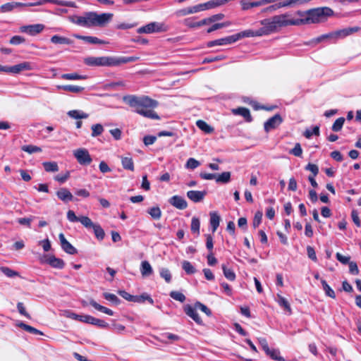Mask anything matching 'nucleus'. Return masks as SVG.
Instances as JSON below:
<instances>
[{"label": "nucleus", "mask_w": 361, "mask_h": 361, "mask_svg": "<svg viewBox=\"0 0 361 361\" xmlns=\"http://www.w3.org/2000/svg\"><path fill=\"white\" fill-rule=\"evenodd\" d=\"M112 13H103L98 14L96 12H85L82 16H69L70 21L74 24L82 27H104L113 18Z\"/></svg>", "instance_id": "obj_1"}, {"label": "nucleus", "mask_w": 361, "mask_h": 361, "mask_svg": "<svg viewBox=\"0 0 361 361\" xmlns=\"http://www.w3.org/2000/svg\"><path fill=\"white\" fill-rule=\"evenodd\" d=\"M123 102L130 107L137 109V113H154L153 110L159 106V102L149 96L128 94L123 97Z\"/></svg>", "instance_id": "obj_2"}, {"label": "nucleus", "mask_w": 361, "mask_h": 361, "mask_svg": "<svg viewBox=\"0 0 361 361\" xmlns=\"http://www.w3.org/2000/svg\"><path fill=\"white\" fill-rule=\"evenodd\" d=\"M308 16L294 19L295 25L319 23L327 17L334 16V11L329 7H318L307 10Z\"/></svg>", "instance_id": "obj_3"}, {"label": "nucleus", "mask_w": 361, "mask_h": 361, "mask_svg": "<svg viewBox=\"0 0 361 361\" xmlns=\"http://www.w3.org/2000/svg\"><path fill=\"white\" fill-rule=\"evenodd\" d=\"M290 15L283 13L276 15L271 18H266L260 21L262 25L266 27L268 32L270 34L279 31V28L288 25H295L294 19H288Z\"/></svg>", "instance_id": "obj_4"}, {"label": "nucleus", "mask_w": 361, "mask_h": 361, "mask_svg": "<svg viewBox=\"0 0 361 361\" xmlns=\"http://www.w3.org/2000/svg\"><path fill=\"white\" fill-rule=\"evenodd\" d=\"M83 61L88 66H116L114 56H89Z\"/></svg>", "instance_id": "obj_5"}, {"label": "nucleus", "mask_w": 361, "mask_h": 361, "mask_svg": "<svg viewBox=\"0 0 361 361\" xmlns=\"http://www.w3.org/2000/svg\"><path fill=\"white\" fill-rule=\"evenodd\" d=\"M73 155L80 165H89L92 161L89 152L85 148L75 149L73 152Z\"/></svg>", "instance_id": "obj_6"}, {"label": "nucleus", "mask_w": 361, "mask_h": 361, "mask_svg": "<svg viewBox=\"0 0 361 361\" xmlns=\"http://www.w3.org/2000/svg\"><path fill=\"white\" fill-rule=\"evenodd\" d=\"M166 31L164 24L157 22L150 23L137 29L138 33H153Z\"/></svg>", "instance_id": "obj_7"}, {"label": "nucleus", "mask_w": 361, "mask_h": 361, "mask_svg": "<svg viewBox=\"0 0 361 361\" xmlns=\"http://www.w3.org/2000/svg\"><path fill=\"white\" fill-rule=\"evenodd\" d=\"M245 102L248 104L254 111H271L278 108L277 105H262L258 102L251 99L250 98H245Z\"/></svg>", "instance_id": "obj_8"}, {"label": "nucleus", "mask_w": 361, "mask_h": 361, "mask_svg": "<svg viewBox=\"0 0 361 361\" xmlns=\"http://www.w3.org/2000/svg\"><path fill=\"white\" fill-rule=\"evenodd\" d=\"M67 219L71 222L80 221L85 227H87L91 224V219L86 216L78 217L73 210H68L67 212Z\"/></svg>", "instance_id": "obj_9"}, {"label": "nucleus", "mask_w": 361, "mask_h": 361, "mask_svg": "<svg viewBox=\"0 0 361 361\" xmlns=\"http://www.w3.org/2000/svg\"><path fill=\"white\" fill-rule=\"evenodd\" d=\"M283 121L279 114H274V116L268 119L264 125V130L268 133L277 128Z\"/></svg>", "instance_id": "obj_10"}, {"label": "nucleus", "mask_w": 361, "mask_h": 361, "mask_svg": "<svg viewBox=\"0 0 361 361\" xmlns=\"http://www.w3.org/2000/svg\"><path fill=\"white\" fill-rule=\"evenodd\" d=\"M32 69V63L29 61H24L13 66H7V73L18 74L21 71H30Z\"/></svg>", "instance_id": "obj_11"}, {"label": "nucleus", "mask_w": 361, "mask_h": 361, "mask_svg": "<svg viewBox=\"0 0 361 361\" xmlns=\"http://www.w3.org/2000/svg\"><path fill=\"white\" fill-rule=\"evenodd\" d=\"M361 30V27L359 26H355L352 27H346L344 29L336 30L335 32V36H336V40L338 39H343L345 38L355 32H357Z\"/></svg>", "instance_id": "obj_12"}, {"label": "nucleus", "mask_w": 361, "mask_h": 361, "mask_svg": "<svg viewBox=\"0 0 361 361\" xmlns=\"http://www.w3.org/2000/svg\"><path fill=\"white\" fill-rule=\"evenodd\" d=\"M61 246L62 250L69 255H75L77 253V250L65 238L63 233H60L59 235Z\"/></svg>", "instance_id": "obj_13"}, {"label": "nucleus", "mask_w": 361, "mask_h": 361, "mask_svg": "<svg viewBox=\"0 0 361 361\" xmlns=\"http://www.w3.org/2000/svg\"><path fill=\"white\" fill-rule=\"evenodd\" d=\"M207 192L206 190H189L187 192L188 198L195 203L202 202Z\"/></svg>", "instance_id": "obj_14"}, {"label": "nucleus", "mask_w": 361, "mask_h": 361, "mask_svg": "<svg viewBox=\"0 0 361 361\" xmlns=\"http://www.w3.org/2000/svg\"><path fill=\"white\" fill-rule=\"evenodd\" d=\"M44 28V25L42 24H35L25 25L20 27L21 32H26L30 35H36L40 33Z\"/></svg>", "instance_id": "obj_15"}, {"label": "nucleus", "mask_w": 361, "mask_h": 361, "mask_svg": "<svg viewBox=\"0 0 361 361\" xmlns=\"http://www.w3.org/2000/svg\"><path fill=\"white\" fill-rule=\"evenodd\" d=\"M196 307H192L190 305H185L183 307V310L185 313L192 318L197 324H202V320L201 319L200 317L199 316L198 313L197 312Z\"/></svg>", "instance_id": "obj_16"}, {"label": "nucleus", "mask_w": 361, "mask_h": 361, "mask_svg": "<svg viewBox=\"0 0 361 361\" xmlns=\"http://www.w3.org/2000/svg\"><path fill=\"white\" fill-rule=\"evenodd\" d=\"M235 42L233 35L228 36L224 38L209 41L207 42V46L208 47H212L214 46H223L226 44H231Z\"/></svg>", "instance_id": "obj_17"}, {"label": "nucleus", "mask_w": 361, "mask_h": 361, "mask_svg": "<svg viewBox=\"0 0 361 361\" xmlns=\"http://www.w3.org/2000/svg\"><path fill=\"white\" fill-rule=\"evenodd\" d=\"M169 202L178 209H185L188 207V203L185 200L179 195H174L171 197L169 199Z\"/></svg>", "instance_id": "obj_18"}, {"label": "nucleus", "mask_w": 361, "mask_h": 361, "mask_svg": "<svg viewBox=\"0 0 361 361\" xmlns=\"http://www.w3.org/2000/svg\"><path fill=\"white\" fill-rule=\"evenodd\" d=\"M73 36L75 38H76V39L83 40L84 42H85L87 43H89V44H108L107 42H106L104 40H102V39H100L97 38V37L84 36V35H78V34H74Z\"/></svg>", "instance_id": "obj_19"}, {"label": "nucleus", "mask_w": 361, "mask_h": 361, "mask_svg": "<svg viewBox=\"0 0 361 361\" xmlns=\"http://www.w3.org/2000/svg\"><path fill=\"white\" fill-rule=\"evenodd\" d=\"M332 39L336 40L335 32H331L326 34L322 35L316 38L311 39L310 41L304 42L305 45L317 44L322 42L324 39Z\"/></svg>", "instance_id": "obj_20"}, {"label": "nucleus", "mask_w": 361, "mask_h": 361, "mask_svg": "<svg viewBox=\"0 0 361 361\" xmlns=\"http://www.w3.org/2000/svg\"><path fill=\"white\" fill-rule=\"evenodd\" d=\"M87 228H92L94 235L99 240H102L105 237V233L104 229L101 227V226L98 224H94L91 220V224L90 226L86 227Z\"/></svg>", "instance_id": "obj_21"}, {"label": "nucleus", "mask_w": 361, "mask_h": 361, "mask_svg": "<svg viewBox=\"0 0 361 361\" xmlns=\"http://www.w3.org/2000/svg\"><path fill=\"white\" fill-rule=\"evenodd\" d=\"M56 195L59 199L65 202L73 200V196L72 193L67 188H65L59 189L56 192Z\"/></svg>", "instance_id": "obj_22"}, {"label": "nucleus", "mask_w": 361, "mask_h": 361, "mask_svg": "<svg viewBox=\"0 0 361 361\" xmlns=\"http://www.w3.org/2000/svg\"><path fill=\"white\" fill-rule=\"evenodd\" d=\"M47 262L52 267L61 269L65 266L63 259L57 258L55 256H50L47 258Z\"/></svg>", "instance_id": "obj_23"}, {"label": "nucleus", "mask_w": 361, "mask_h": 361, "mask_svg": "<svg viewBox=\"0 0 361 361\" xmlns=\"http://www.w3.org/2000/svg\"><path fill=\"white\" fill-rule=\"evenodd\" d=\"M140 273L143 277H147L153 274V269L148 261H142L140 264Z\"/></svg>", "instance_id": "obj_24"}, {"label": "nucleus", "mask_w": 361, "mask_h": 361, "mask_svg": "<svg viewBox=\"0 0 361 361\" xmlns=\"http://www.w3.org/2000/svg\"><path fill=\"white\" fill-rule=\"evenodd\" d=\"M139 59H140V57L135 56L115 57V65H116V66H118L123 63H130V62L136 61Z\"/></svg>", "instance_id": "obj_25"}, {"label": "nucleus", "mask_w": 361, "mask_h": 361, "mask_svg": "<svg viewBox=\"0 0 361 361\" xmlns=\"http://www.w3.org/2000/svg\"><path fill=\"white\" fill-rule=\"evenodd\" d=\"M277 302L279 305L287 311L289 314H292V310L288 301L279 294H277Z\"/></svg>", "instance_id": "obj_26"}, {"label": "nucleus", "mask_w": 361, "mask_h": 361, "mask_svg": "<svg viewBox=\"0 0 361 361\" xmlns=\"http://www.w3.org/2000/svg\"><path fill=\"white\" fill-rule=\"evenodd\" d=\"M90 305L92 306L95 310L100 311L103 313H105L108 315L112 316L114 314V312L111 310L99 305L92 299L90 300Z\"/></svg>", "instance_id": "obj_27"}, {"label": "nucleus", "mask_w": 361, "mask_h": 361, "mask_svg": "<svg viewBox=\"0 0 361 361\" xmlns=\"http://www.w3.org/2000/svg\"><path fill=\"white\" fill-rule=\"evenodd\" d=\"M147 300L150 304H154L153 299L150 297V295L146 293H142L140 295H133V302L137 303H142L145 301Z\"/></svg>", "instance_id": "obj_28"}, {"label": "nucleus", "mask_w": 361, "mask_h": 361, "mask_svg": "<svg viewBox=\"0 0 361 361\" xmlns=\"http://www.w3.org/2000/svg\"><path fill=\"white\" fill-rule=\"evenodd\" d=\"M210 226L212 228V232L214 233L219 226L220 216L216 212H210Z\"/></svg>", "instance_id": "obj_29"}, {"label": "nucleus", "mask_w": 361, "mask_h": 361, "mask_svg": "<svg viewBox=\"0 0 361 361\" xmlns=\"http://www.w3.org/2000/svg\"><path fill=\"white\" fill-rule=\"evenodd\" d=\"M51 42L54 44H71L73 42L71 39L59 35L52 36L51 37Z\"/></svg>", "instance_id": "obj_30"}, {"label": "nucleus", "mask_w": 361, "mask_h": 361, "mask_svg": "<svg viewBox=\"0 0 361 361\" xmlns=\"http://www.w3.org/2000/svg\"><path fill=\"white\" fill-rule=\"evenodd\" d=\"M59 88L64 90V91L73 92V93L81 92L85 89L83 87L73 85H66L59 86Z\"/></svg>", "instance_id": "obj_31"}, {"label": "nucleus", "mask_w": 361, "mask_h": 361, "mask_svg": "<svg viewBox=\"0 0 361 361\" xmlns=\"http://www.w3.org/2000/svg\"><path fill=\"white\" fill-rule=\"evenodd\" d=\"M240 5L242 6V9L244 11L248 10L253 7H258L262 6L261 0L253 2H250L246 0H241Z\"/></svg>", "instance_id": "obj_32"}, {"label": "nucleus", "mask_w": 361, "mask_h": 361, "mask_svg": "<svg viewBox=\"0 0 361 361\" xmlns=\"http://www.w3.org/2000/svg\"><path fill=\"white\" fill-rule=\"evenodd\" d=\"M304 136L306 138L310 139L313 135L318 136L319 135V126H314L309 128H307L305 131L303 133Z\"/></svg>", "instance_id": "obj_33"}, {"label": "nucleus", "mask_w": 361, "mask_h": 361, "mask_svg": "<svg viewBox=\"0 0 361 361\" xmlns=\"http://www.w3.org/2000/svg\"><path fill=\"white\" fill-rule=\"evenodd\" d=\"M322 288L325 292L326 295L334 299L336 298V294L334 290L328 285L326 281L324 279H320Z\"/></svg>", "instance_id": "obj_34"}, {"label": "nucleus", "mask_w": 361, "mask_h": 361, "mask_svg": "<svg viewBox=\"0 0 361 361\" xmlns=\"http://www.w3.org/2000/svg\"><path fill=\"white\" fill-rule=\"evenodd\" d=\"M121 164L125 169L133 171H134V163L131 157H122Z\"/></svg>", "instance_id": "obj_35"}, {"label": "nucleus", "mask_w": 361, "mask_h": 361, "mask_svg": "<svg viewBox=\"0 0 361 361\" xmlns=\"http://www.w3.org/2000/svg\"><path fill=\"white\" fill-rule=\"evenodd\" d=\"M196 126L205 133H211L214 131V128L209 126L205 121L199 120L196 122Z\"/></svg>", "instance_id": "obj_36"}, {"label": "nucleus", "mask_w": 361, "mask_h": 361, "mask_svg": "<svg viewBox=\"0 0 361 361\" xmlns=\"http://www.w3.org/2000/svg\"><path fill=\"white\" fill-rule=\"evenodd\" d=\"M233 35L235 39V42L242 38H244V37H255L254 30H244L243 32H238V33Z\"/></svg>", "instance_id": "obj_37"}, {"label": "nucleus", "mask_w": 361, "mask_h": 361, "mask_svg": "<svg viewBox=\"0 0 361 361\" xmlns=\"http://www.w3.org/2000/svg\"><path fill=\"white\" fill-rule=\"evenodd\" d=\"M87 75H79L77 73H64L61 75V78L64 80H85L87 79Z\"/></svg>", "instance_id": "obj_38"}, {"label": "nucleus", "mask_w": 361, "mask_h": 361, "mask_svg": "<svg viewBox=\"0 0 361 361\" xmlns=\"http://www.w3.org/2000/svg\"><path fill=\"white\" fill-rule=\"evenodd\" d=\"M18 326H19V327H20L23 330H25V331H27V332H29L30 334H37V335H43V333L41 331H39V330H38V329H35V328L28 325V324H25L23 322H20L18 324Z\"/></svg>", "instance_id": "obj_39"}, {"label": "nucleus", "mask_w": 361, "mask_h": 361, "mask_svg": "<svg viewBox=\"0 0 361 361\" xmlns=\"http://www.w3.org/2000/svg\"><path fill=\"white\" fill-rule=\"evenodd\" d=\"M42 164L47 172H56L59 171L58 164L55 161H46Z\"/></svg>", "instance_id": "obj_40"}, {"label": "nucleus", "mask_w": 361, "mask_h": 361, "mask_svg": "<svg viewBox=\"0 0 361 361\" xmlns=\"http://www.w3.org/2000/svg\"><path fill=\"white\" fill-rule=\"evenodd\" d=\"M266 354L269 356L271 359L277 361H285L284 359L280 356V352L277 349H270L269 348V351L265 352Z\"/></svg>", "instance_id": "obj_41"}, {"label": "nucleus", "mask_w": 361, "mask_h": 361, "mask_svg": "<svg viewBox=\"0 0 361 361\" xmlns=\"http://www.w3.org/2000/svg\"><path fill=\"white\" fill-rule=\"evenodd\" d=\"M231 180V173L229 171L223 172L219 175H216V183H227Z\"/></svg>", "instance_id": "obj_42"}, {"label": "nucleus", "mask_w": 361, "mask_h": 361, "mask_svg": "<svg viewBox=\"0 0 361 361\" xmlns=\"http://www.w3.org/2000/svg\"><path fill=\"white\" fill-rule=\"evenodd\" d=\"M182 268L186 272L187 274H193L196 272L195 267L187 260L182 262Z\"/></svg>", "instance_id": "obj_43"}, {"label": "nucleus", "mask_w": 361, "mask_h": 361, "mask_svg": "<svg viewBox=\"0 0 361 361\" xmlns=\"http://www.w3.org/2000/svg\"><path fill=\"white\" fill-rule=\"evenodd\" d=\"M21 149L25 152L29 153V154H33V153L42 152V149L39 147L32 145H23V146H22Z\"/></svg>", "instance_id": "obj_44"}, {"label": "nucleus", "mask_w": 361, "mask_h": 361, "mask_svg": "<svg viewBox=\"0 0 361 361\" xmlns=\"http://www.w3.org/2000/svg\"><path fill=\"white\" fill-rule=\"evenodd\" d=\"M0 271L7 277L9 278H13L19 276V273L18 271H16L7 267H1Z\"/></svg>", "instance_id": "obj_45"}, {"label": "nucleus", "mask_w": 361, "mask_h": 361, "mask_svg": "<svg viewBox=\"0 0 361 361\" xmlns=\"http://www.w3.org/2000/svg\"><path fill=\"white\" fill-rule=\"evenodd\" d=\"M102 295L106 300L110 301L115 305H118L121 302L120 299L113 293H104Z\"/></svg>", "instance_id": "obj_46"}, {"label": "nucleus", "mask_w": 361, "mask_h": 361, "mask_svg": "<svg viewBox=\"0 0 361 361\" xmlns=\"http://www.w3.org/2000/svg\"><path fill=\"white\" fill-rule=\"evenodd\" d=\"M148 213L154 219H159L161 216V211L159 207H153L149 209Z\"/></svg>", "instance_id": "obj_47"}, {"label": "nucleus", "mask_w": 361, "mask_h": 361, "mask_svg": "<svg viewBox=\"0 0 361 361\" xmlns=\"http://www.w3.org/2000/svg\"><path fill=\"white\" fill-rule=\"evenodd\" d=\"M344 122H345V118L343 117H340V118H337L332 126V128H331L332 130L334 132L340 131L343 128Z\"/></svg>", "instance_id": "obj_48"}, {"label": "nucleus", "mask_w": 361, "mask_h": 361, "mask_svg": "<svg viewBox=\"0 0 361 361\" xmlns=\"http://www.w3.org/2000/svg\"><path fill=\"white\" fill-rule=\"evenodd\" d=\"M222 269H223L224 275L227 279H228L230 281L235 280V274L232 269H228L226 267V265H224V264L222 265Z\"/></svg>", "instance_id": "obj_49"}, {"label": "nucleus", "mask_w": 361, "mask_h": 361, "mask_svg": "<svg viewBox=\"0 0 361 361\" xmlns=\"http://www.w3.org/2000/svg\"><path fill=\"white\" fill-rule=\"evenodd\" d=\"M200 222L198 218L192 217L191 221V231L194 233H200Z\"/></svg>", "instance_id": "obj_50"}, {"label": "nucleus", "mask_w": 361, "mask_h": 361, "mask_svg": "<svg viewBox=\"0 0 361 361\" xmlns=\"http://www.w3.org/2000/svg\"><path fill=\"white\" fill-rule=\"evenodd\" d=\"M230 25H231L230 22H224V23H215V24L212 25L211 27H209L207 29V32L208 33H211V32H214V30H216L218 29H221V28L227 27V26H228Z\"/></svg>", "instance_id": "obj_51"}, {"label": "nucleus", "mask_w": 361, "mask_h": 361, "mask_svg": "<svg viewBox=\"0 0 361 361\" xmlns=\"http://www.w3.org/2000/svg\"><path fill=\"white\" fill-rule=\"evenodd\" d=\"M160 276L161 278L164 279L166 283H170L171 281V274L169 269L167 268H161L159 271Z\"/></svg>", "instance_id": "obj_52"}, {"label": "nucleus", "mask_w": 361, "mask_h": 361, "mask_svg": "<svg viewBox=\"0 0 361 361\" xmlns=\"http://www.w3.org/2000/svg\"><path fill=\"white\" fill-rule=\"evenodd\" d=\"M169 295L173 300L179 301L180 302H183L185 300V296L184 295V294L178 291H171Z\"/></svg>", "instance_id": "obj_53"}, {"label": "nucleus", "mask_w": 361, "mask_h": 361, "mask_svg": "<svg viewBox=\"0 0 361 361\" xmlns=\"http://www.w3.org/2000/svg\"><path fill=\"white\" fill-rule=\"evenodd\" d=\"M90 324L104 329L108 328L109 326V324L106 323L105 321L95 318L94 317H92V322L90 323Z\"/></svg>", "instance_id": "obj_54"}, {"label": "nucleus", "mask_w": 361, "mask_h": 361, "mask_svg": "<svg viewBox=\"0 0 361 361\" xmlns=\"http://www.w3.org/2000/svg\"><path fill=\"white\" fill-rule=\"evenodd\" d=\"M200 165V162L194 158H189L185 164V167L190 169H195Z\"/></svg>", "instance_id": "obj_55"}, {"label": "nucleus", "mask_w": 361, "mask_h": 361, "mask_svg": "<svg viewBox=\"0 0 361 361\" xmlns=\"http://www.w3.org/2000/svg\"><path fill=\"white\" fill-rule=\"evenodd\" d=\"M104 131V128L101 124H95L92 126V136L97 137L100 135Z\"/></svg>", "instance_id": "obj_56"}, {"label": "nucleus", "mask_w": 361, "mask_h": 361, "mask_svg": "<svg viewBox=\"0 0 361 361\" xmlns=\"http://www.w3.org/2000/svg\"><path fill=\"white\" fill-rule=\"evenodd\" d=\"M282 8L281 2L270 5L266 8H264L262 12V13H272L279 8Z\"/></svg>", "instance_id": "obj_57"}, {"label": "nucleus", "mask_w": 361, "mask_h": 361, "mask_svg": "<svg viewBox=\"0 0 361 361\" xmlns=\"http://www.w3.org/2000/svg\"><path fill=\"white\" fill-rule=\"evenodd\" d=\"M262 212H257L255 214L253 221H252V226L255 228H257L259 224L262 222Z\"/></svg>", "instance_id": "obj_58"}, {"label": "nucleus", "mask_w": 361, "mask_h": 361, "mask_svg": "<svg viewBox=\"0 0 361 361\" xmlns=\"http://www.w3.org/2000/svg\"><path fill=\"white\" fill-rule=\"evenodd\" d=\"M196 308L200 309L202 312H204L207 316L212 315V311L204 304L200 302H196L195 303Z\"/></svg>", "instance_id": "obj_59"}, {"label": "nucleus", "mask_w": 361, "mask_h": 361, "mask_svg": "<svg viewBox=\"0 0 361 361\" xmlns=\"http://www.w3.org/2000/svg\"><path fill=\"white\" fill-rule=\"evenodd\" d=\"M14 8L13 2H8L0 6V11L1 13H8L12 11Z\"/></svg>", "instance_id": "obj_60"}, {"label": "nucleus", "mask_w": 361, "mask_h": 361, "mask_svg": "<svg viewBox=\"0 0 361 361\" xmlns=\"http://www.w3.org/2000/svg\"><path fill=\"white\" fill-rule=\"evenodd\" d=\"M35 216H30L28 218H19L18 219L17 221L20 224L23 226H26L28 228H30L31 226V222L35 219Z\"/></svg>", "instance_id": "obj_61"}, {"label": "nucleus", "mask_w": 361, "mask_h": 361, "mask_svg": "<svg viewBox=\"0 0 361 361\" xmlns=\"http://www.w3.org/2000/svg\"><path fill=\"white\" fill-rule=\"evenodd\" d=\"M307 254L308 257L310 259H312V261H314L315 262L317 261L316 252H315V250L313 247H312L310 245H308L307 247Z\"/></svg>", "instance_id": "obj_62"}, {"label": "nucleus", "mask_w": 361, "mask_h": 361, "mask_svg": "<svg viewBox=\"0 0 361 361\" xmlns=\"http://www.w3.org/2000/svg\"><path fill=\"white\" fill-rule=\"evenodd\" d=\"M25 39L24 37L19 36V35H15L12 37L10 39V44L13 45H18L23 42H25Z\"/></svg>", "instance_id": "obj_63"}, {"label": "nucleus", "mask_w": 361, "mask_h": 361, "mask_svg": "<svg viewBox=\"0 0 361 361\" xmlns=\"http://www.w3.org/2000/svg\"><path fill=\"white\" fill-rule=\"evenodd\" d=\"M221 0H211L205 3L207 10L223 5Z\"/></svg>", "instance_id": "obj_64"}]
</instances>
